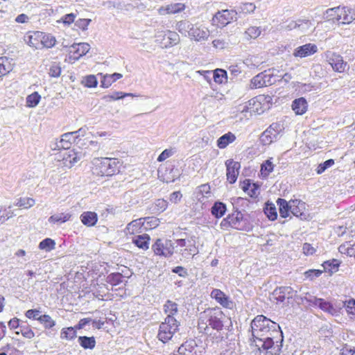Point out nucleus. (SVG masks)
<instances>
[{
	"label": "nucleus",
	"mask_w": 355,
	"mask_h": 355,
	"mask_svg": "<svg viewBox=\"0 0 355 355\" xmlns=\"http://www.w3.org/2000/svg\"><path fill=\"white\" fill-rule=\"evenodd\" d=\"M251 331L254 343L261 351H266L265 355H279L283 341L282 332L279 325L263 315L256 316L251 322Z\"/></svg>",
	"instance_id": "obj_1"
},
{
	"label": "nucleus",
	"mask_w": 355,
	"mask_h": 355,
	"mask_svg": "<svg viewBox=\"0 0 355 355\" xmlns=\"http://www.w3.org/2000/svg\"><path fill=\"white\" fill-rule=\"evenodd\" d=\"M225 315L219 309H209L200 314L198 329L200 332L211 335L210 329L219 331L223 329Z\"/></svg>",
	"instance_id": "obj_2"
},
{
	"label": "nucleus",
	"mask_w": 355,
	"mask_h": 355,
	"mask_svg": "<svg viewBox=\"0 0 355 355\" xmlns=\"http://www.w3.org/2000/svg\"><path fill=\"white\" fill-rule=\"evenodd\" d=\"M93 173L99 176H112L119 173L121 162L116 158L96 157L93 159Z\"/></svg>",
	"instance_id": "obj_3"
},
{
	"label": "nucleus",
	"mask_w": 355,
	"mask_h": 355,
	"mask_svg": "<svg viewBox=\"0 0 355 355\" xmlns=\"http://www.w3.org/2000/svg\"><path fill=\"white\" fill-rule=\"evenodd\" d=\"M180 322L174 317H166L159 325L157 338L164 343L171 340L179 330Z\"/></svg>",
	"instance_id": "obj_4"
},
{
	"label": "nucleus",
	"mask_w": 355,
	"mask_h": 355,
	"mask_svg": "<svg viewBox=\"0 0 355 355\" xmlns=\"http://www.w3.org/2000/svg\"><path fill=\"white\" fill-rule=\"evenodd\" d=\"M279 76H277L272 73L271 69L264 71L254 76L250 85V89H257L263 87H268L275 84L279 79Z\"/></svg>",
	"instance_id": "obj_5"
},
{
	"label": "nucleus",
	"mask_w": 355,
	"mask_h": 355,
	"mask_svg": "<svg viewBox=\"0 0 355 355\" xmlns=\"http://www.w3.org/2000/svg\"><path fill=\"white\" fill-rule=\"evenodd\" d=\"M300 301L302 304L307 303L309 306H318L320 309L331 315H334L336 312L330 302L322 298H317L309 293H306L304 295H301Z\"/></svg>",
	"instance_id": "obj_6"
},
{
	"label": "nucleus",
	"mask_w": 355,
	"mask_h": 355,
	"mask_svg": "<svg viewBox=\"0 0 355 355\" xmlns=\"http://www.w3.org/2000/svg\"><path fill=\"white\" fill-rule=\"evenodd\" d=\"M152 250L155 255L168 258L174 253V245L171 240L157 239L152 245Z\"/></svg>",
	"instance_id": "obj_7"
},
{
	"label": "nucleus",
	"mask_w": 355,
	"mask_h": 355,
	"mask_svg": "<svg viewBox=\"0 0 355 355\" xmlns=\"http://www.w3.org/2000/svg\"><path fill=\"white\" fill-rule=\"evenodd\" d=\"M283 130V125L279 123H272L260 136V142L264 145H270L277 139L280 132Z\"/></svg>",
	"instance_id": "obj_8"
},
{
	"label": "nucleus",
	"mask_w": 355,
	"mask_h": 355,
	"mask_svg": "<svg viewBox=\"0 0 355 355\" xmlns=\"http://www.w3.org/2000/svg\"><path fill=\"white\" fill-rule=\"evenodd\" d=\"M296 293L297 291H294L290 286H282L274 290L271 295V300L277 304L282 303L286 299L293 297H296L297 300H300L301 296H297Z\"/></svg>",
	"instance_id": "obj_9"
},
{
	"label": "nucleus",
	"mask_w": 355,
	"mask_h": 355,
	"mask_svg": "<svg viewBox=\"0 0 355 355\" xmlns=\"http://www.w3.org/2000/svg\"><path fill=\"white\" fill-rule=\"evenodd\" d=\"M227 225L232 228L239 230H245V224L243 220V214L236 210L231 214H229L227 218H224L221 222V225L225 227Z\"/></svg>",
	"instance_id": "obj_10"
},
{
	"label": "nucleus",
	"mask_w": 355,
	"mask_h": 355,
	"mask_svg": "<svg viewBox=\"0 0 355 355\" xmlns=\"http://www.w3.org/2000/svg\"><path fill=\"white\" fill-rule=\"evenodd\" d=\"M236 15L237 12L236 10H223L215 14L212 21L213 23L218 26L223 27L230 24L232 21L236 20Z\"/></svg>",
	"instance_id": "obj_11"
},
{
	"label": "nucleus",
	"mask_w": 355,
	"mask_h": 355,
	"mask_svg": "<svg viewBox=\"0 0 355 355\" xmlns=\"http://www.w3.org/2000/svg\"><path fill=\"white\" fill-rule=\"evenodd\" d=\"M90 45L88 43L73 44L70 46L69 59L74 61L78 60L80 57L88 53Z\"/></svg>",
	"instance_id": "obj_12"
},
{
	"label": "nucleus",
	"mask_w": 355,
	"mask_h": 355,
	"mask_svg": "<svg viewBox=\"0 0 355 355\" xmlns=\"http://www.w3.org/2000/svg\"><path fill=\"white\" fill-rule=\"evenodd\" d=\"M225 166L227 168V180L230 184H234L236 182L239 174L240 163L232 159H227L225 162Z\"/></svg>",
	"instance_id": "obj_13"
},
{
	"label": "nucleus",
	"mask_w": 355,
	"mask_h": 355,
	"mask_svg": "<svg viewBox=\"0 0 355 355\" xmlns=\"http://www.w3.org/2000/svg\"><path fill=\"white\" fill-rule=\"evenodd\" d=\"M209 36V31L206 27L193 24L189 37L196 42H202L207 40Z\"/></svg>",
	"instance_id": "obj_14"
},
{
	"label": "nucleus",
	"mask_w": 355,
	"mask_h": 355,
	"mask_svg": "<svg viewBox=\"0 0 355 355\" xmlns=\"http://www.w3.org/2000/svg\"><path fill=\"white\" fill-rule=\"evenodd\" d=\"M328 62L335 71L344 72L347 63L343 60V57L337 53H332L327 56Z\"/></svg>",
	"instance_id": "obj_15"
},
{
	"label": "nucleus",
	"mask_w": 355,
	"mask_h": 355,
	"mask_svg": "<svg viewBox=\"0 0 355 355\" xmlns=\"http://www.w3.org/2000/svg\"><path fill=\"white\" fill-rule=\"evenodd\" d=\"M338 24H349L355 19V10L348 7H340L338 8Z\"/></svg>",
	"instance_id": "obj_16"
},
{
	"label": "nucleus",
	"mask_w": 355,
	"mask_h": 355,
	"mask_svg": "<svg viewBox=\"0 0 355 355\" xmlns=\"http://www.w3.org/2000/svg\"><path fill=\"white\" fill-rule=\"evenodd\" d=\"M81 158L80 153L76 152L73 149L66 150L62 155L63 165L67 168H71Z\"/></svg>",
	"instance_id": "obj_17"
},
{
	"label": "nucleus",
	"mask_w": 355,
	"mask_h": 355,
	"mask_svg": "<svg viewBox=\"0 0 355 355\" xmlns=\"http://www.w3.org/2000/svg\"><path fill=\"white\" fill-rule=\"evenodd\" d=\"M317 51L318 47L315 44L309 43L295 49L293 52V55L301 58H305L314 54Z\"/></svg>",
	"instance_id": "obj_18"
},
{
	"label": "nucleus",
	"mask_w": 355,
	"mask_h": 355,
	"mask_svg": "<svg viewBox=\"0 0 355 355\" xmlns=\"http://www.w3.org/2000/svg\"><path fill=\"white\" fill-rule=\"evenodd\" d=\"M76 141V137L73 135V133L67 132L62 135L61 139L55 144V146L52 147L53 150H68L72 142Z\"/></svg>",
	"instance_id": "obj_19"
},
{
	"label": "nucleus",
	"mask_w": 355,
	"mask_h": 355,
	"mask_svg": "<svg viewBox=\"0 0 355 355\" xmlns=\"http://www.w3.org/2000/svg\"><path fill=\"white\" fill-rule=\"evenodd\" d=\"M147 229L148 227L145 225L144 218H141L130 222L126 227V232L127 234H134L141 233L143 230Z\"/></svg>",
	"instance_id": "obj_20"
},
{
	"label": "nucleus",
	"mask_w": 355,
	"mask_h": 355,
	"mask_svg": "<svg viewBox=\"0 0 355 355\" xmlns=\"http://www.w3.org/2000/svg\"><path fill=\"white\" fill-rule=\"evenodd\" d=\"M211 297L225 308H230L232 304L229 297L219 289H214L211 293Z\"/></svg>",
	"instance_id": "obj_21"
},
{
	"label": "nucleus",
	"mask_w": 355,
	"mask_h": 355,
	"mask_svg": "<svg viewBox=\"0 0 355 355\" xmlns=\"http://www.w3.org/2000/svg\"><path fill=\"white\" fill-rule=\"evenodd\" d=\"M305 209V203L302 202L300 200H291V213L297 217L302 218L305 215L303 213V210Z\"/></svg>",
	"instance_id": "obj_22"
},
{
	"label": "nucleus",
	"mask_w": 355,
	"mask_h": 355,
	"mask_svg": "<svg viewBox=\"0 0 355 355\" xmlns=\"http://www.w3.org/2000/svg\"><path fill=\"white\" fill-rule=\"evenodd\" d=\"M185 9V5L181 3H175L162 7L159 9L161 14H175Z\"/></svg>",
	"instance_id": "obj_23"
},
{
	"label": "nucleus",
	"mask_w": 355,
	"mask_h": 355,
	"mask_svg": "<svg viewBox=\"0 0 355 355\" xmlns=\"http://www.w3.org/2000/svg\"><path fill=\"white\" fill-rule=\"evenodd\" d=\"M80 220L85 225L92 227L96 225L98 217L95 212L85 211L80 215Z\"/></svg>",
	"instance_id": "obj_24"
},
{
	"label": "nucleus",
	"mask_w": 355,
	"mask_h": 355,
	"mask_svg": "<svg viewBox=\"0 0 355 355\" xmlns=\"http://www.w3.org/2000/svg\"><path fill=\"white\" fill-rule=\"evenodd\" d=\"M277 204L279 206L280 216L282 218L289 216V213L291 212V200L287 202L285 199L278 198Z\"/></svg>",
	"instance_id": "obj_25"
},
{
	"label": "nucleus",
	"mask_w": 355,
	"mask_h": 355,
	"mask_svg": "<svg viewBox=\"0 0 355 355\" xmlns=\"http://www.w3.org/2000/svg\"><path fill=\"white\" fill-rule=\"evenodd\" d=\"M292 108L296 114L302 115L307 110V102L304 98H299L293 101Z\"/></svg>",
	"instance_id": "obj_26"
},
{
	"label": "nucleus",
	"mask_w": 355,
	"mask_h": 355,
	"mask_svg": "<svg viewBox=\"0 0 355 355\" xmlns=\"http://www.w3.org/2000/svg\"><path fill=\"white\" fill-rule=\"evenodd\" d=\"M193 24L187 20L178 21L175 25V28L178 32L185 37H189Z\"/></svg>",
	"instance_id": "obj_27"
},
{
	"label": "nucleus",
	"mask_w": 355,
	"mask_h": 355,
	"mask_svg": "<svg viewBox=\"0 0 355 355\" xmlns=\"http://www.w3.org/2000/svg\"><path fill=\"white\" fill-rule=\"evenodd\" d=\"M235 140L236 136L232 132H228L218 139L217 146L220 149H223Z\"/></svg>",
	"instance_id": "obj_28"
},
{
	"label": "nucleus",
	"mask_w": 355,
	"mask_h": 355,
	"mask_svg": "<svg viewBox=\"0 0 355 355\" xmlns=\"http://www.w3.org/2000/svg\"><path fill=\"white\" fill-rule=\"evenodd\" d=\"M150 236L148 234L138 235L133 238L132 242L139 248L147 250L149 248Z\"/></svg>",
	"instance_id": "obj_29"
},
{
	"label": "nucleus",
	"mask_w": 355,
	"mask_h": 355,
	"mask_svg": "<svg viewBox=\"0 0 355 355\" xmlns=\"http://www.w3.org/2000/svg\"><path fill=\"white\" fill-rule=\"evenodd\" d=\"M196 197L199 201H202L205 198H209L211 194V188L208 184H201L195 191Z\"/></svg>",
	"instance_id": "obj_30"
},
{
	"label": "nucleus",
	"mask_w": 355,
	"mask_h": 355,
	"mask_svg": "<svg viewBox=\"0 0 355 355\" xmlns=\"http://www.w3.org/2000/svg\"><path fill=\"white\" fill-rule=\"evenodd\" d=\"M122 77V74L119 73L104 75L103 76V79L101 81V86L104 88H108L113 83L121 78Z\"/></svg>",
	"instance_id": "obj_31"
},
{
	"label": "nucleus",
	"mask_w": 355,
	"mask_h": 355,
	"mask_svg": "<svg viewBox=\"0 0 355 355\" xmlns=\"http://www.w3.org/2000/svg\"><path fill=\"white\" fill-rule=\"evenodd\" d=\"M338 8L339 6L327 9L324 12L322 18L326 21H332L334 23H338Z\"/></svg>",
	"instance_id": "obj_32"
},
{
	"label": "nucleus",
	"mask_w": 355,
	"mask_h": 355,
	"mask_svg": "<svg viewBox=\"0 0 355 355\" xmlns=\"http://www.w3.org/2000/svg\"><path fill=\"white\" fill-rule=\"evenodd\" d=\"M226 205L221 202H216L211 207V214L216 218H221L226 211Z\"/></svg>",
	"instance_id": "obj_33"
},
{
	"label": "nucleus",
	"mask_w": 355,
	"mask_h": 355,
	"mask_svg": "<svg viewBox=\"0 0 355 355\" xmlns=\"http://www.w3.org/2000/svg\"><path fill=\"white\" fill-rule=\"evenodd\" d=\"M78 343L84 349H92L95 347L96 340L94 337L79 336Z\"/></svg>",
	"instance_id": "obj_34"
},
{
	"label": "nucleus",
	"mask_w": 355,
	"mask_h": 355,
	"mask_svg": "<svg viewBox=\"0 0 355 355\" xmlns=\"http://www.w3.org/2000/svg\"><path fill=\"white\" fill-rule=\"evenodd\" d=\"M188 245L184 249H182L180 251V254L184 258H188L191 255H196L198 253V250L197 248L196 247L195 241H193V243H191V241L190 240H188Z\"/></svg>",
	"instance_id": "obj_35"
},
{
	"label": "nucleus",
	"mask_w": 355,
	"mask_h": 355,
	"mask_svg": "<svg viewBox=\"0 0 355 355\" xmlns=\"http://www.w3.org/2000/svg\"><path fill=\"white\" fill-rule=\"evenodd\" d=\"M271 159L266 160L261 165L260 172L263 178H266L273 171L275 165L271 162Z\"/></svg>",
	"instance_id": "obj_36"
},
{
	"label": "nucleus",
	"mask_w": 355,
	"mask_h": 355,
	"mask_svg": "<svg viewBox=\"0 0 355 355\" xmlns=\"http://www.w3.org/2000/svg\"><path fill=\"white\" fill-rule=\"evenodd\" d=\"M42 35V33L35 32L32 35L26 37L25 41L26 44L33 48L39 49L41 46V40H38V37Z\"/></svg>",
	"instance_id": "obj_37"
},
{
	"label": "nucleus",
	"mask_w": 355,
	"mask_h": 355,
	"mask_svg": "<svg viewBox=\"0 0 355 355\" xmlns=\"http://www.w3.org/2000/svg\"><path fill=\"white\" fill-rule=\"evenodd\" d=\"M12 64L6 57H0V77H2L12 71Z\"/></svg>",
	"instance_id": "obj_38"
},
{
	"label": "nucleus",
	"mask_w": 355,
	"mask_h": 355,
	"mask_svg": "<svg viewBox=\"0 0 355 355\" xmlns=\"http://www.w3.org/2000/svg\"><path fill=\"white\" fill-rule=\"evenodd\" d=\"M164 310L167 317H174L178 311V304L171 300H167L164 305Z\"/></svg>",
	"instance_id": "obj_39"
},
{
	"label": "nucleus",
	"mask_w": 355,
	"mask_h": 355,
	"mask_svg": "<svg viewBox=\"0 0 355 355\" xmlns=\"http://www.w3.org/2000/svg\"><path fill=\"white\" fill-rule=\"evenodd\" d=\"M71 216L69 213H61L50 216L48 220L50 223H62L68 221Z\"/></svg>",
	"instance_id": "obj_40"
},
{
	"label": "nucleus",
	"mask_w": 355,
	"mask_h": 355,
	"mask_svg": "<svg viewBox=\"0 0 355 355\" xmlns=\"http://www.w3.org/2000/svg\"><path fill=\"white\" fill-rule=\"evenodd\" d=\"M213 78L216 83L222 84L227 82V71L222 69H216L213 72Z\"/></svg>",
	"instance_id": "obj_41"
},
{
	"label": "nucleus",
	"mask_w": 355,
	"mask_h": 355,
	"mask_svg": "<svg viewBox=\"0 0 355 355\" xmlns=\"http://www.w3.org/2000/svg\"><path fill=\"white\" fill-rule=\"evenodd\" d=\"M126 96H137L135 94H133L132 93H124L122 92H114L111 94L105 96L103 98L106 101H116L119 99H122Z\"/></svg>",
	"instance_id": "obj_42"
},
{
	"label": "nucleus",
	"mask_w": 355,
	"mask_h": 355,
	"mask_svg": "<svg viewBox=\"0 0 355 355\" xmlns=\"http://www.w3.org/2000/svg\"><path fill=\"white\" fill-rule=\"evenodd\" d=\"M55 242L54 240H53L50 238H46V239L42 240L39 243V248L40 250L46 251V252H50V251L53 250V249H55Z\"/></svg>",
	"instance_id": "obj_43"
},
{
	"label": "nucleus",
	"mask_w": 355,
	"mask_h": 355,
	"mask_svg": "<svg viewBox=\"0 0 355 355\" xmlns=\"http://www.w3.org/2000/svg\"><path fill=\"white\" fill-rule=\"evenodd\" d=\"M123 276L120 272H113L110 274L107 278V283L112 286H117L123 281Z\"/></svg>",
	"instance_id": "obj_44"
},
{
	"label": "nucleus",
	"mask_w": 355,
	"mask_h": 355,
	"mask_svg": "<svg viewBox=\"0 0 355 355\" xmlns=\"http://www.w3.org/2000/svg\"><path fill=\"white\" fill-rule=\"evenodd\" d=\"M311 25V22L308 19H300L297 21H291L287 26L288 30H291L293 28H300L302 26V29L309 28Z\"/></svg>",
	"instance_id": "obj_45"
},
{
	"label": "nucleus",
	"mask_w": 355,
	"mask_h": 355,
	"mask_svg": "<svg viewBox=\"0 0 355 355\" xmlns=\"http://www.w3.org/2000/svg\"><path fill=\"white\" fill-rule=\"evenodd\" d=\"M264 213L270 220H275L277 218L276 207L272 203H267L264 209Z\"/></svg>",
	"instance_id": "obj_46"
},
{
	"label": "nucleus",
	"mask_w": 355,
	"mask_h": 355,
	"mask_svg": "<svg viewBox=\"0 0 355 355\" xmlns=\"http://www.w3.org/2000/svg\"><path fill=\"white\" fill-rule=\"evenodd\" d=\"M261 31L259 27L250 26L245 31V37L247 40L256 39L261 35Z\"/></svg>",
	"instance_id": "obj_47"
},
{
	"label": "nucleus",
	"mask_w": 355,
	"mask_h": 355,
	"mask_svg": "<svg viewBox=\"0 0 355 355\" xmlns=\"http://www.w3.org/2000/svg\"><path fill=\"white\" fill-rule=\"evenodd\" d=\"M324 271H328L330 273L336 272L339 267V263L338 260L333 259L331 261H327L322 264Z\"/></svg>",
	"instance_id": "obj_48"
},
{
	"label": "nucleus",
	"mask_w": 355,
	"mask_h": 355,
	"mask_svg": "<svg viewBox=\"0 0 355 355\" xmlns=\"http://www.w3.org/2000/svg\"><path fill=\"white\" fill-rule=\"evenodd\" d=\"M38 321L43 324L45 329H51L55 325V321L46 314L40 315Z\"/></svg>",
	"instance_id": "obj_49"
},
{
	"label": "nucleus",
	"mask_w": 355,
	"mask_h": 355,
	"mask_svg": "<svg viewBox=\"0 0 355 355\" xmlns=\"http://www.w3.org/2000/svg\"><path fill=\"white\" fill-rule=\"evenodd\" d=\"M15 334L19 335L21 334L24 338L31 339L35 336V333L30 327L26 325H21L20 329L15 331Z\"/></svg>",
	"instance_id": "obj_50"
},
{
	"label": "nucleus",
	"mask_w": 355,
	"mask_h": 355,
	"mask_svg": "<svg viewBox=\"0 0 355 355\" xmlns=\"http://www.w3.org/2000/svg\"><path fill=\"white\" fill-rule=\"evenodd\" d=\"M40 98V95L37 92H34L27 96L26 104L30 107H34L38 105Z\"/></svg>",
	"instance_id": "obj_51"
},
{
	"label": "nucleus",
	"mask_w": 355,
	"mask_h": 355,
	"mask_svg": "<svg viewBox=\"0 0 355 355\" xmlns=\"http://www.w3.org/2000/svg\"><path fill=\"white\" fill-rule=\"evenodd\" d=\"M76 337V331L73 327H67L62 329L60 334L62 339L71 340Z\"/></svg>",
	"instance_id": "obj_52"
},
{
	"label": "nucleus",
	"mask_w": 355,
	"mask_h": 355,
	"mask_svg": "<svg viewBox=\"0 0 355 355\" xmlns=\"http://www.w3.org/2000/svg\"><path fill=\"white\" fill-rule=\"evenodd\" d=\"M82 84L86 87H96L98 84V80L94 75H89L83 78Z\"/></svg>",
	"instance_id": "obj_53"
},
{
	"label": "nucleus",
	"mask_w": 355,
	"mask_h": 355,
	"mask_svg": "<svg viewBox=\"0 0 355 355\" xmlns=\"http://www.w3.org/2000/svg\"><path fill=\"white\" fill-rule=\"evenodd\" d=\"M13 216V213L9 209L0 206V225Z\"/></svg>",
	"instance_id": "obj_54"
},
{
	"label": "nucleus",
	"mask_w": 355,
	"mask_h": 355,
	"mask_svg": "<svg viewBox=\"0 0 355 355\" xmlns=\"http://www.w3.org/2000/svg\"><path fill=\"white\" fill-rule=\"evenodd\" d=\"M165 36L168 40V45L170 46H174L180 42L179 35L175 32L168 31L165 33Z\"/></svg>",
	"instance_id": "obj_55"
},
{
	"label": "nucleus",
	"mask_w": 355,
	"mask_h": 355,
	"mask_svg": "<svg viewBox=\"0 0 355 355\" xmlns=\"http://www.w3.org/2000/svg\"><path fill=\"white\" fill-rule=\"evenodd\" d=\"M35 203V201L34 199L31 198H20L18 202H17V205L20 207H23L25 209L30 208L33 207Z\"/></svg>",
	"instance_id": "obj_56"
},
{
	"label": "nucleus",
	"mask_w": 355,
	"mask_h": 355,
	"mask_svg": "<svg viewBox=\"0 0 355 355\" xmlns=\"http://www.w3.org/2000/svg\"><path fill=\"white\" fill-rule=\"evenodd\" d=\"M55 38L52 35H44L41 40V46L46 48L53 47L55 44Z\"/></svg>",
	"instance_id": "obj_57"
},
{
	"label": "nucleus",
	"mask_w": 355,
	"mask_h": 355,
	"mask_svg": "<svg viewBox=\"0 0 355 355\" xmlns=\"http://www.w3.org/2000/svg\"><path fill=\"white\" fill-rule=\"evenodd\" d=\"M334 164V160L329 159L326 160L324 162L320 164L316 169L318 174H322L325 170Z\"/></svg>",
	"instance_id": "obj_58"
},
{
	"label": "nucleus",
	"mask_w": 355,
	"mask_h": 355,
	"mask_svg": "<svg viewBox=\"0 0 355 355\" xmlns=\"http://www.w3.org/2000/svg\"><path fill=\"white\" fill-rule=\"evenodd\" d=\"M323 270H315V269H311L308 270L306 272H304V275L306 279H308L309 280H313L316 277H318L321 275Z\"/></svg>",
	"instance_id": "obj_59"
},
{
	"label": "nucleus",
	"mask_w": 355,
	"mask_h": 355,
	"mask_svg": "<svg viewBox=\"0 0 355 355\" xmlns=\"http://www.w3.org/2000/svg\"><path fill=\"white\" fill-rule=\"evenodd\" d=\"M256 6L252 3H243L239 7L240 12L248 14L254 11Z\"/></svg>",
	"instance_id": "obj_60"
},
{
	"label": "nucleus",
	"mask_w": 355,
	"mask_h": 355,
	"mask_svg": "<svg viewBox=\"0 0 355 355\" xmlns=\"http://www.w3.org/2000/svg\"><path fill=\"white\" fill-rule=\"evenodd\" d=\"M346 311L348 314L355 316V300H349L345 304Z\"/></svg>",
	"instance_id": "obj_61"
},
{
	"label": "nucleus",
	"mask_w": 355,
	"mask_h": 355,
	"mask_svg": "<svg viewBox=\"0 0 355 355\" xmlns=\"http://www.w3.org/2000/svg\"><path fill=\"white\" fill-rule=\"evenodd\" d=\"M41 311L38 309H29L26 311L25 315L26 318L29 319H33L38 320V318L40 316Z\"/></svg>",
	"instance_id": "obj_62"
},
{
	"label": "nucleus",
	"mask_w": 355,
	"mask_h": 355,
	"mask_svg": "<svg viewBox=\"0 0 355 355\" xmlns=\"http://www.w3.org/2000/svg\"><path fill=\"white\" fill-rule=\"evenodd\" d=\"M49 73L51 77H59L61 73V67L58 64H54L50 67Z\"/></svg>",
	"instance_id": "obj_63"
},
{
	"label": "nucleus",
	"mask_w": 355,
	"mask_h": 355,
	"mask_svg": "<svg viewBox=\"0 0 355 355\" xmlns=\"http://www.w3.org/2000/svg\"><path fill=\"white\" fill-rule=\"evenodd\" d=\"M168 207V202L164 199H158L155 202V207L157 211L162 212Z\"/></svg>",
	"instance_id": "obj_64"
}]
</instances>
